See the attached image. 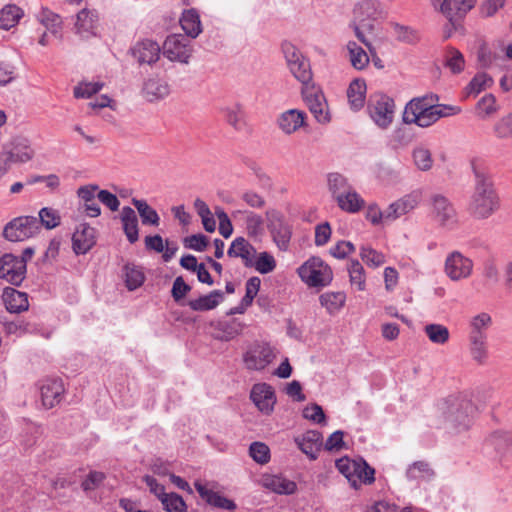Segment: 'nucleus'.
I'll list each match as a JSON object with an SVG mask.
<instances>
[{
    "instance_id": "obj_1",
    "label": "nucleus",
    "mask_w": 512,
    "mask_h": 512,
    "mask_svg": "<svg viewBox=\"0 0 512 512\" xmlns=\"http://www.w3.org/2000/svg\"><path fill=\"white\" fill-rule=\"evenodd\" d=\"M473 172L475 176L474 190L471 195L468 212L475 219H487L500 207V198L494 187L491 177L475 165Z\"/></svg>"
},
{
    "instance_id": "obj_2",
    "label": "nucleus",
    "mask_w": 512,
    "mask_h": 512,
    "mask_svg": "<svg viewBox=\"0 0 512 512\" xmlns=\"http://www.w3.org/2000/svg\"><path fill=\"white\" fill-rule=\"evenodd\" d=\"M444 404L446 421L459 430L467 429L475 411L472 401L466 395L458 394L447 397Z\"/></svg>"
},
{
    "instance_id": "obj_3",
    "label": "nucleus",
    "mask_w": 512,
    "mask_h": 512,
    "mask_svg": "<svg viewBox=\"0 0 512 512\" xmlns=\"http://www.w3.org/2000/svg\"><path fill=\"white\" fill-rule=\"evenodd\" d=\"M301 280L309 287H325L333 280L331 267L320 257H311L298 269Z\"/></svg>"
},
{
    "instance_id": "obj_4",
    "label": "nucleus",
    "mask_w": 512,
    "mask_h": 512,
    "mask_svg": "<svg viewBox=\"0 0 512 512\" xmlns=\"http://www.w3.org/2000/svg\"><path fill=\"white\" fill-rule=\"evenodd\" d=\"M367 112L379 128L387 129L394 119L395 102L384 93H373L367 101Z\"/></svg>"
},
{
    "instance_id": "obj_5",
    "label": "nucleus",
    "mask_w": 512,
    "mask_h": 512,
    "mask_svg": "<svg viewBox=\"0 0 512 512\" xmlns=\"http://www.w3.org/2000/svg\"><path fill=\"white\" fill-rule=\"evenodd\" d=\"M281 47L293 76L301 82L302 86L312 84L313 74L309 60L290 42H283Z\"/></svg>"
},
{
    "instance_id": "obj_6",
    "label": "nucleus",
    "mask_w": 512,
    "mask_h": 512,
    "mask_svg": "<svg viewBox=\"0 0 512 512\" xmlns=\"http://www.w3.org/2000/svg\"><path fill=\"white\" fill-rule=\"evenodd\" d=\"M483 451L491 460L502 464L512 455V432L494 430L485 439Z\"/></svg>"
},
{
    "instance_id": "obj_7",
    "label": "nucleus",
    "mask_w": 512,
    "mask_h": 512,
    "mask_svg": "<svg viewBox=\"0 0 512 512\" xmlns=\"http://www.w3.org/2000/svg\"><path fill=\"white\" fill-rule=\"evenodd\" d=\"M301 94L307 108L320 124H328L331 121V114L328 103L322 89L314 83L302 86Z\"/></svg>"
},
{
    "instance_id": "obj_8",
    "label": "nucleus",
    "mask_w": 512,
    "mask_h": 512,
    "mask_svg": "<svg viewBox=\"0 0 512 512\" xmlns=\"http://www.w3.org/2000/svg\"><path fill=\"white\" fill-rule=\"evenodd\" d=\"M40 230V222L35 216H19L9 221L3 229V237L10 242L24 241Z\"/></svg>"
},
{
    "instance_id": "obj_9",
    "label": "nucleus",
    "mask_w": 512,
    "mask_h": 512,
    "mask_svg": "<svg viewBox=\"0 0 512 512\" xmlns=\"http://www.w3.org/2000/svg\"><path fill=\"white\" fill-rule=\"evenodd\" d=\"M460 111L459 107L442 104L425 107L416 114L402 117V120L405 124H416L419 127L426 128L437 122L440 118L458 114Z\"/></svg>"
},
{
    "instance_id": "obj_10",
    "label": "nucleus",
    "mask_w": 512,
    "mask_h": 512,
    "mask_svg": "<svg viewBox=\"0 0 512 512\" xmlns=\"http://www.w3.org/2000/svg\"><path fill=\"white\" fill-rule=\"evenodd\" d=\"M266 217L268 230L276 246L281 251H287L292 237V226L279 211H267Z\"/></svg>"
},
{
    "instance_id": "obj_11",
    "label": "nucleus",
    "mask_w": 512,
    "mask_h": 512,
    "mask_svg": "<svg viewBox=\"0 0 512 512\" xmlns=\"http://www.w3.org/2000/svg\"><path fill=\"white\" fill-rule=\"evenodd\" d=\"M431 217L442 228L453 229L457 222V212L451 201L441 195L433 194L430 197Z\"/></svg>"
},
{
    "instance_id": "obj_12",
    "label": "nucleus",
    "mask_w": 512,
    "mask_h": 512,
    "mask_svg": "<svg viewBox=\"0 0 512 512\" xmlns=\"http://www.w3.org/2000/svg\"><path fill=\"white\" fill-rule=\"evenodd\" d=\"M1 157L5 165L11 163H26L34 157V150L25 137L13 138L4 148Z\"/></svg>"
},
{
    "instance_id": "obj_13",
    "label": "nucleus",
    "mask_w": 512,
    "mask_h": 512,
    "mask_svg": "<svg viewBox=\"0 0 512 512\" xmlns=\"http://www.w3.org/2000/svg\"><path fill=\"white\" fill-rule=\"evenodd\" d=\"M27 268L18 256L5 253L0 257V279H4L14 286H19L26 277Z\"/></svg>"
},
{
    "instance_id": "obj_14",
    "label": "nucleus",
    "mask_w": 512,
    "mask_h": 512,
    "mask_svg": "<svg viewBox=\"0 0 512 512\" xmlns=\"http://www.w3.org/2000/svg\"><path fill=\"white\" fill-rule=\"evenodd\" d=\"M473 269V262L459 251H453L445 260V273L453 281L468 278Z\"/></svg>"
},
{
    "instance_id": "obj_15",
    "label": "nucleus",
    "mask_w": 512,
    "mask_h": 512,
    "mask_svg": "<svg viewBox=\"0 0 512 512\" xmlns=\"http://www.w3.org/2000/svg\"><path fill=\"white\" fill-rule=\"evenodd\" d=\"M188 39L181 34H173L166 38L163 44V54L171 61L188 63L191 56Z\"/></svg>"
},
{
    "instance_id": "obj_16",
    "label": "nucleus",
    "mask_w": 512,
    "mask_h": 512,
    "mask_svg": "<svg viewBox=\"0 0 512 512\" xmlns=\"http://www.w3.org/2000/svg\"><path fill=\"white\" fill-rule=\"evenodd\" d=\"M274 358L271 347L266 343H257L244 355V362L248 369H264Z\"/></svg>"
},
{
    "instance_id": "obj_17",
    "label": "nucleus",
    "mask_w": 512,
    "mask_h": 512,
    "mask_svg": "<svg viewBox=\"0 0 512 512\" xmlns=\"http://www.w3.org/2000/svg\"><path fill=\"white\" fill-rule=\"evenodd\" d=\"M96 244V229L88 223L77 226L72 235V248L75 254H86Z\"/></svg>"
},
{
    "instance_id": "obj_18",
    "label": "nucleus",
    "mask_w": 512,
    "mask_h": 512,
    "mask_svg": "<svg viewBox=\"0 0 512 512\" xmlns=\"http://www.w3.org/2000/svg\"><path fill=\"white\" fill-rule=\"evenodd\" d=\"M130 52L139 65H152L159 60L161 48L156 41L145 39L137 42Z\"/></svg>"
},
{
    "instance_id": "obj_19",
    "label": "nucleus",
    "mask_w": 512,
    "mask_h": 512,
    "mask_svg": "<svg viewBox=\"0 0 512 512\" xmlns=\"http://www.w3.org/2000/svg\"><path fill=\"white\" fill-rule=\"evenodd\" d=\"M39 389L42 405L46 409H51L58 405L65 392L61 379H45L41 382Z\"/></svg>"
},
{
    "instance_id": "obj_20",
    "label": "nucleus",
    "mask_w": 512,
    "mask_h": 512,
    "mask_svg": "<svg viewBox=\"0 0 512 512\" xmlns=\"http://www.w3.org/2000/svg\"><path fill=\"white\" fill-rule=\"evenodd\" d=\"M250 398L257 408L265 414L272 412L276 403L274 389L267 383H257L253 385Z\"/></svg>"
},
{
    "instance_id": "obj_21",
    "label": "nucleus",
    "mask_w": 512,
    "mask_h": 512,
    "mask_svg": "<svg viewBox=\"0 0 512 512\" xmlns=\"http://www.w3.org/2000/svg\"><path fill=\"white\" fill-rule=\"evenodd\" d=\"M99 186L97 184H87L77 189V196L82 204L85 214L96 218L101 215V208L96 201Z\"/></svg>"
},
{
    "instance_id": "obj_22",
    "label": "nucleus",
    "mask_w": 512,
    "mask_h": 512,
    "mask_svg": "<svg viewBox=\"0 0 512 512\" xmlns=\"http://www.w3.org/2000/svg\"><path fill=\"white\" fill-rule=\"evenodd\" d=\"M294 441L298 448L311 460L317 459L318 452L323 446L322 433L317 430H308L303 435L295 437Z\"/></svg>"
},
{
    "instance_id": "obj_23",
    "label": "nucleus",
    "mask_w": 512,
    "mask_h": 512,
    "mask_svg": "<svg viewBox=\"0 0 512 512\" xmlns=\"http://www.w3.org/2000/svg\"><path fill=\"white\" fill-rule=\"evenodd\" d=\"M5 308L10 313L19 314L29 308L28 294L13 287H6L2 293Z\"/></svg>"
},
{
    "instance_id": "obj_24",
    "label": "nucleus",
    "mask_w": 512,
    "mask_h": 512,
    "mask_svg": "<svg viewBox=\"0 0 512 512\" xmlns=\"http://www.w3.org/2000/svg\"><path fill=\"white\" fill-rule=\"evenodd\" d=\"M255 254V247L244 237L235 238L227 251L229 257L241 258L246 267H252Z\"/></svg>"
},
{
    "instance_id": "obj_25",
    "label": "nucleus",
    "mask_w": 512,
    "mask_h": 512,
    "mask_svg": "<svg viewBox=\"0 0 512 512\" xmlns=\"http://www.w3.org/2000/svg\"><path fill=\"white\" fill-rule=\"evenodd\" d=\"M119 217L128 242L136 243L139 240V221L135 210L130 206H124Z\"/></svg>"
},
{
    "instance_id": "obj_26",
    "label": "nucleus",
    "mask_w": 512,
    "mask_h": 512,
    "mask_svg": "<svg viewBox=\"0 0 512 512\" xmlns=\"http://www.w3.org/2000/svg\"><path fill=\"white\" fill-rule=\"evenodd\" d=\"M279 128L285 134H292L306 125V113L298 109L283 112L278 118Z\"/></svg>"
},
{
    "instance_id": "obj_27",
    "label": "nucleus",
    "mask_w": 512,
    "mask_h": 512,
    "mask_svg": "<svg viewBox=\"0 0 512 512\" xmlns=\"http://www.w3.org/2000/svg\"><path fill=\"white\" fill-rule=\"evenodd\" d=\"M476 0H444L440 3V11L444 16H451L463 21L466 14L474 8Z\"/></svg>"
},
{
    "instance_id": "obj_28",
    "label": "nucleus",
    "mask_w": 512,
    "mask_h": 512,
    "mask_svg": "<svg viewBox=\"0 0 512 512\" xmlns=\"http://www.w3.org/2000/svg\"><path fill=\"white\" fill-rule=\"evenodd\" d=\"M98 23V14L95 10L82 9L77 13L75 29L83 37L95 35V29Z\"/></svg>"
},
{
    "instance_id": "obj_29",
    "label": "nucleus",
    "mask_w": 512,
    "mask_h": 512,
    "mask_svg": "<svg viewBox=\"0 0 512 512\" xmlns=\"http://www.w3.org/2000/svg\"><path fill=\"white\" fill-rule=\"evenodd\" d=\"M418 204L417 196L406 195L390 204L385 211V220L392 221L413 210Z\"/></svg>"
},
{
    "instance_id": "obj_30",
    "label": "nucleus",
    "mask_w": 512,
    "mask_h": 512,
    "mask_svg": "<svg viewBox=\"0 0 512 512\" xmlns=\"http://www.w3.org/2000/svg\"><path fill=\"white\" fill-rule=\"evenodd\" d=\"M366 89L364 79L356 78L350 83L347 89V97L349 105L354 111H358L364 106Z\"/></svg>"
},
{
    "instance_id": "obj_31",
    "label": "nucleus",
    "mask_w": 512,
    "mask_h": 512,
    "mask_svg": "<svg viewBox=\"0 0 512 512\" xmlns=\"http://www.w3.org/2000/svg\"><path fill=\"white\" fill-rule=\"evenodd\" d=\"M223 299L224 293L221 290H213L208 295L189 300L187 305L193 311H208L216 308Z\"/></svg>"
},
{
    "instance_id": "obj_32",
    "label": "nucleus",
    "mask_w": 512,
    "mask_h": 512,
    "mask_svg": "<svg viewBox=\"0 0 512 512\" xmlns=\"http://www.w3.org/2000/svg\"><path fill=\"white\" fill-rule=\"evenodd\" d=\"M143 94L150 101H156L166 97L170 93L169 85L161 79H148L143 86Z\"/></svg>"
},
{
    "instance_id": "obj_33",
    "label": "nucleus",
    "mask_w": 512,
    "mask_h": 512,
    "mask_svg": "<svg viewBox=\"0 0 512 512\" xmlns=\"http://www.w3.org/2000/svg\"><path fill=\"white\" fill-rule=\"evenodd\" d=\"M336 202L341 210L348 213L359 212L365 205L364 199L352 188L337 196Z\"/></svg>"
},
{
    "instance_id": "obj_34",
    "label": "nucleus",
    "mask_w": 512,
    "mask_h": 512,
    "mask_svg": "<svg viewBox=\"0 0 512 512\" xmlns=\"http://www.w3.org/2000/svg\"><path fill=\"white\" fill-rule=\"evenodd\" d=\"M180 24L186 35L191 38H196L202 31L200 16L194 8L183 12Z\"/></svg>"
},
{
    "instance_id": "obj_35",
    "label": "nucleus",
    "mask_w": 512,
    "mask_h": 512,
    "mask_svg": "<svg viewBox=\"0 0 512 512\" xmlns=\"http://www.w3.org/2000/svg\"><path fill=\"white\" fill-rule=\"evenodd\" d=\"M131 202L137 209L143 225L159 226L160 217L157 211L148 205L145 200L132 198Z\"/></svg>"
},
{
    "instance_id": "obj_36",
    "label": "nucleus",
    "mask_w": 512,
    "mask_h": 512,
    "mask_svg": "<svg viewBox=\"0 0 512 512\" xmlns=\"http://www.w3.org/2000/svg\"><path fill=\"white\" fill-rule=\"evenodd\" d=\"M265 486L277 494L291 495L297 490L294 481L275 475L265 479Z\"/></svg>"
},
{
    "instance_id": "obj_37",
    "label": "nucleus",
    "mask_w": 512,
    "mask_h": 512,
    "mask_svg": "<svg viewBox=\"0 0 512 512\" xmlns=\"http://www.w3.org/2000/svg\"><path fill=\"white\" fill-rule=\"evenodd\" d=\"M438 101L439 97L436 94L413 98L406 104L402 117H409L410 115L416 114L425 107L438 106L439 104H435Z\"/></svg>"
},
{
    "instance_id": "obj_38",
    "label": "nucleus",
    "mask_w": 512,
    "mask_h": 512,
    "mask_svg": "<svg viewBox=\"0 0 512 512\" xmlns=\"http://www.w3.org/2000/svg\"><path fill=\"white\" fill-rule=\"evenodd\" d=\"M349 60L352 67L356 70H363L369 64V56L366 51L356 42L349 41L347 43Z\"/></svg>"
},
{
    "instance_id": "obj_39",
    "label": "nucleus",
    "mask_w": 512,
    "mask_h": 512,
    "mask_svg": "<svg viewBox=\"0 0 512 512\" xmlns=\"http://www.w3.org/2000/svg\"><path fill=\"white\" fill-rule=\"evenodd\" d=\"M22 16L23 11L21 8L14 4L6 5L0 11V28L4 30H9L19 22Z\"/></svg>"
},
{
    "instance_id": "obj_40",
    "label": "nucleus",
    "mask_w": 512,
    "mask_h": 512,
    "mask_svg": "<svg viewBox=\"0 0 512 512\" xmlns=\"http://www.w3.org/2000/svg\"><path fill=\"white\" fill-rule=\"evenodd\" d=\"M123 272L128 290L133 291L144 283L145 276L140 267L127 263L123 267Z\"/></svg>"
},
{
    "instance_id": "obj_41",
    "label": "nucleus",
    "mask_w": 512,
    "mask_h": 512,
    "mask_svg": "<svg viewBox=\"0 0 512 512\" xmlns=\"http://www.w3.org/2000/svg\"><path fill=\"white\" fill-rule=\"evenodd\" d=\"M357 469L353 472V478L356 484L361 483L370 485L375 481V469L372 468L363 458L356 459Z\"/></svg>"
},
{
    "instance_id": "obj_42",
    "label": "nucleus",
    "mask_w": 512,
    "mask_h": 512,
    "mask_svg": "<svg viewBox=\"0 0 512 512\" xmlns=\"http://www.w3.org/2000/svg\"><path fill=\"white\" fill-rule=\"evenodd\" d=\"M346 295L344 292H326L319 297L320 304L326 308L328 313L333 314L345 304Z\"/></svg>"
},
{
    "instance_id": "obj_43",
    "label": "nucleus",
    "mask_w": 512,
    "mask_h": 512,
    "mask_svg": "<svg viewBox=\"0 0 512 512\" xmlns=\"http://www.w3.org/2000/svg\"><path fill=\"white\" fill-rule=\"evenodd\" d=\"M381 14V5L376 0H363L354 9L355 18L376 19Z\"/></svg>"
},
{
    "instance_id": "obj_44",
    "label": "nucleus",
    "mask_w": 512,
    "mask_h": 512,
    "mask_svg": "<svg viewBox=\"0 0 512 512\" xmlns=\"http://www.w3.org/2000/svg\"><path fill=\"white\" fill-rule=\"evenodd\" d=\"M444 66L447 67L451 73L460 74L465 68V59L463 54L454 47H448Z\"/></svg>"
},
{
    "instance_id": "obj_45",
    "label": "nucleus",
    "mask_w": 512,
    "mask_h": 512,
    "mask_svg": "<svg viewBox=\"0 0 512 512\" xmlns=\"http://www.w3.org/2000/svg\"><path fill=\"white\" fill-rule=\"evenodd\" d=\"M350 188L352 187L342 174L335 172L328 175V189L335 200H337V196L343 195Z\"/></svg>"
},
{
    "instance_id": "obj_46",
    "label": "nucleus",
    "mask_w": 512,
    "mask_h": 512,
    "mask_svg": "<svg viewBox=\"0 0 512 512\" xmlns=\"http://www.w3.org/2000/svg\"><path fill=\"white\" fill-rule=\"evenodd\" d=\"M424 331L432 343L439 345L448 342L450 337L448 328L442 324H428L424 327Z\"/></svg>"
},
{
    "instance_id": "obj_47",
    "label": "nucleus",
    "mask_w": 512,
    "mask_h": 512,
    "mask_svg": "<svg viewBox=\"0 0 512 512\" xmlns=\"http://www.w3.org/2000/svg\"><path fill=\"white\" fill-rule=\"evenodd\" d=\"M409 480L430 479L434 476V471L425 461H416L406 471Z\"/></svg>"
},
{
    "instance_id": "obj_48",
    "label": "nucleus",
    "mask_w": 512,
    "mask_h": 512,
    "mask_svg": "<svg viewBox=\"0 0 512 512\" xmlns=\"http://www.w3.org/2000/svg\"><path fill=\"white\" fill-rule=\"evenodd\" d=\"M335 466L338 471L345 476L352 488L356 490L359 489V484H356L353 478V472L357 469L356 459L351 460L348 457H342L336 460Z\"/></svg>"
},
{
    "instance_id": "obj_49",
    "label": "nucleus",
    "mask_w": 512,
    "mask_h": 512,
    "mask_svg": "<svg viewBox=\"0 0 512 512\" xmlns=\"http://www.w3.org/2000/svg\"><path fill=\"white\" fill-rule=\"evenodd\" d=\"M223 116L226 122L236 131H244L246 128V122L244 119V113L239 106L234 108H226L223 110Z\"/></svg>"
},
{
    "instance_id": "obj_50",
    "label": "nucleus",
    "mask_w": 512,
    "mask_h": 512,
    "mask_svg": "<svg viewBox=\"0 0 512 512\" xmlns=\"http://www.w3.org/2000/svg\"><path fill=\"white\" fill-rule=\"evenodd\" d=\"M391 25L394 29L398 41L407 44H416L420 41V35L418 31L412 27L401 25L399 23H392Z\"/></svg>"
},
{
    "instance_id": "obj_51",
    "label": "nucleus",
    "mask_w": 512,
    "mask_h": 512,
    "mask_svg": "<svg viewBox=\"0 0 512 512\" xmlns=\"http://www.w3.org/2000/svg\"><path fill=\"white\" fill-rule=\"evenodd\" d=\"M492 319L488 313H480L471 320L470 336L487 337L485 330L491 325Z\"/></svg>"
},
{
    "instance_id": "obj_52",
    "label": "nucleus",
    "mask_w": 512,
    "mask_h": 512,
    "mask_svg": "<svg viewBox=\"0 0 512 512\" xmlns=\"http://www.w3.org/2000/svg\"><path fill=\"white\" fill-rule=\"evenodd\" d=\"M493 79L487 73H477L466 87L467 93L479 94L486 88L492 86Z\"/></svg>"
},
{
    "instance_id": "obj_53",
    "label": "nucleus",
    "mask_w": 512,
    "mask_h": 512,
    "mask_svg": "<svg viewBox=\"0 0 512 512\" xmlns=\"http://www.w3.org/2000/svg\"><path fill=\"white\" fill-rule=\"evenodd\" d=\"M470 339V352L472 358L478 363H484L487 358L486 339L487 337L469 336Z\"/></svg>"
},
{
    "instance_id": "obj_54",
    "label": "nucleus",
    "mask_w": 512,
    "mask_h": 512,
    "mask_svg": "<svg viewBox=\"0 0 512 512\" xmlns=\"http://www.w3.org/2000/svg\"><path fill=\"white\" fill-rule=\"evenodd\" d=\"M161 503L167 512H187L184 499L177 493L166 494Z\"/></svg>"
},
{
    "instance_id": "obj_55",
    "label": "nucleus",
    "mask_w": 512,
    "mask_h": 512,
    "mask_svg": "<svg viewBox=\"0 0 512 512\" xmlns=\"http://www.w3.org/2000/svg\"><path fill=\"white\" fill-rule=\"evenodd\" d=\"M350 282L352 285H357L359 291L365 289V274L364 268L357 260H352L348 267Z\"/></svg>"
},
{
    "instance_id": "obj_56",
    "label": "nucleus",
    "mask_w": 512,
    "mask_h": 512,
    "mask_svg": "<svg viewBox=\"0 0 512 512\" xmlns=\"http://www.w3.org/2000/svg\"><path fill=\"white\" fill-rule=\"evenodd\" d=\"M194 486H195V489L197 490V492L199 493L200 497L203 500H205L207 504H209L213 507H216V508H220V505H221V502H222L224 496L220 495L219 493H217L213 490L208 489L205 485H203L199 481H196L194 483Z\"/></svg>"
},
{
    "instance_id": "obj_57",
    "label": "nucleus",
    "mask_w": 512,
    "mask_h": 512,
    "mask_svg": "<svg viewBox=\"0 0 512 512\" xmlns=\"http://www.w3.org/2000/svg\"><path fill=\"white\" fill-rule=\"evenodd\" d=\"M249 455L258 464H266L270 460V449L262 442H253L249 447Z\"/></svg>"
},
{
    "instance_id": "obj_58",
    "label": "nucleus",
    "mask_w": 512,
    "mask_h": 512,
    "mask_svg": "<svg viewBox=\"0 0 512 512\" xmlns=\"http://www.w3.org/2000/svg\"><path fill=\"white\" fill-rule=\"evenodd\" d=\"M252 266H254L259 273L268 274L276 268V261L270 253L261 252Z\"/></svg>"
},
{
    "instance_id": "obj_59",
    "label": "nucleus",
    "mask_w": 512,
    "mask_h": 512,
    "mask_svg": "<svg viewBox=\"0 0 512 512\" xmlns=\"http://www.w3.org/2000/svg\"><path fill=\"white\" fill-rule=\"evenodd\" d=\"M413 159L415 165L422 171H427L432 167L431 152L424 147H417L413 150Z\"/></svg>"
},
{
    "instance_id": "obj_60",
    "label": "nucleus",
    "mask_w": 512,
    "mask_h": 512,
    "mask_svg": "<svg viewBox=\"0 0 512 512\" xmlns=\"http://www.w3.org/2000/svg\"><path fill=\"white\" fill-rule=\"evenodd\" d=\"M40 226L46 229H53L60 224V215L52 208L44 207L39 211Z\"/></svg>"
},
{
    "instance_id": "obj_61",
    "label": "nucleus",
    "mask_w": 512,
    "mask_h": 512,
    "mask_svg": "<svg viewBox=\"0 0 512 512\" xmlns=\"http://www.w3.org/2000/svg\"><path fill=\"white\" fill-rule=\"evenodd\" d=\"M243 325L236 319H232L229 322H220L219 330L223 332L220 336L221 340L229 341L240 334Z\"/></svg>"
},
{
    "instance_id": "obj_62",
    "label": "nucleus",
    "mask_w": 512,
    "mask_h": 512,
    "mask_svg": "<svg viewBox=\"0 0 512 512\" xmlns=\"http://www.w3.org/2000/svg\"><path fill=\"white\" fill-rule=\"evenodd\" d=\"M183 244L185 248L203 252L206 250L209 244V240L208 237L204 234H193L191 236L185 237L183 239Z\"/></svg>"
},
{
    "instance_id": "obj_63",
    "label": "nucleus",
    "mask_w": 512,
    "mask_h": 512,
    "mask_svg": "<svg viewBox=\"0 0 512 512\" xmlns=\"http://www.w3.org/2000/svg\"><path fill=\"white\" fill-rule=\"evenodd\" d=\"M361 259L371 267H378L385 262V257L382 253L370 247H362L360 252Z\"/></svg>"
},
{
    "instance_id": "obj_64",
    "label": "nucleus",
    "mask_w": 512,
    "mask_h": 512,
    "mask_svg": "<svg viewBox=\"0 0 512 512\" xmlns=\"http://www.w3.org/2000/svg\"><path fill=\"white\" fill-rule=\"evenodd\" d=\"M246 230L250 237H257L263 232V219L260 215L253 212L248 213L246 217Z\"/></svg>"
}]
</instances>
